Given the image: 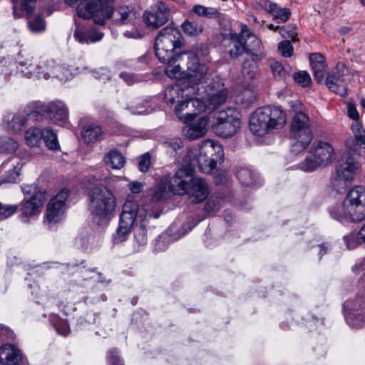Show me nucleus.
Here are the masks:
<instances>
[{
  "label": "nucleus",
  "instance_id": "obj_6",
  "mask_svg": "<svg viewBox=\"0 0 365 365\" xmlns=\"http://www.w3.org/2000/svg\"><path fill=\"white\" fill-rule=\"evenodd\" d=\"M213 153L221 158L223 155L222 147L211 140L207 141L201 148L188 151L186 158L189 163L182 167H191L192 175L196 168L203 173H210L217 165V159L213 157Z\"/></svg>",
  "mask_w": 365,
  "mask_h": 365
},
{
  "label": "nucleus",
  "instance_id": "obj_35",
  "mask_svg": "<svg viewBox=\"0 0 365 365\" xmlns=\"http://www.w3.org/2000/svg\"><path fill=\"white\" fill-rule=\"evenodd\" d=\"M183 33L188 36H197L203 31V26L198 24L185 20L181 25Z\"/></svg>",
  "mask_w": 365,
  "mask_h": 365
},
{
  "label": "nucleus",
  "instance_id": "obj_56",
  "mask_svg": "<svg viewBox=\"0 0 365 365\" xmlns=\"http://www.w3.org/2000/svg\"><path fill=\"white\" fill-rule=\"evenodd\" d=\"M192 103L190 106H194L195 116L205 110L206 105L203 101L197 98H190Z\"/></svg>",
  "mask_w": 365,
  "mask_h": 365
},
{
  "label": "nucleus",
  "instance_id": "obj_64",
  "mask_svg": "<svg viewBox=\"0 0 365 365\" xmlns=\"http://www.w3.org/2000/svg\"><path fill=\"white\" fill-rule=\"evenodd\" d=\"M259 6L269 14H272L274 11V4L269 0H259Z\"/></svg>",
  "mask_w": 365,
  "mask_h": 365
},
{
  "label": "nucleus",
  "instance_id": "obj_55",
  "mask_svg": "<svg viewBox=\"0 0 365 365\" xmlns=\"http://www.w3.org/2000/svg\"><path fill=\"white\" fill-rule=\"evenodd\" d=\"M220 208V200L217 197H211L205 203L204 209L207 212H215Z\"/></svg>",
  "mask_w": 365,
  "mask_h": 365
},
{
  "label": "nucleus",
  "instance_id": "obj_18",
  "mask_svg": "<svg viewBox=\"0 0 365 365\" xmlns=\"http://www.w3.org/2000/svg\"><path fill=\"white\" fill-rule=\"evenodd\" d=\"M170 17L168 8L160 3L158 6L144 12L143 19L147 26L152 29H158L165 24Z\"/></svg>",
  "mask_w": 365,
  "mask_h": 365
},
{
  "label": "nucleus",
  "instance_id": "obj_13",
  "mask_svg": "<svg viewBox=\"0 0 365 365\" xmlns=\"http://www.w3.org/2000/svg\"><path fill=\"white\" fill-rule=\"evenodd\" d=\"M346 73L345 65L342 62H338L324 81L329 90L341 96L346 95L347 87L344 81Z\"/></svg>",
  "mask_w": 365,
  "mask_h": 365
},
{
  "label": "nucleus",
  "instance_id": "obj_61",
  "mask_svg": "<svg viewBox=\"0 0 365 365\" xmlns=\"http://www.w3.org/2000/svg\"><path fill=\"white\" fill-rule=\"evenodd\" d=\"M187 98L189 108H187V110L185 112V115H186V117H185L186 123H188L191 122L195 117L194 106H190V104L192 103L190 98H189V96Z\"/></svg>",
  "mask_w": 365,
  "mask_h": 365
},
{
  "label": "nucleus",
  "instance_id": "obj_29",
  "mask_svg": "<svg viewBox=\"0 0 365 365\" xmlns=\"http://www.w3.org/2000/svg\"><path fill=\"white\" fill-rule=\"evenodd\" d=\"M45 66L52 68L50 71L45 73L46 76H51V78H56L61 81H67L72 77V73L68 68H66L63 66L56 64L55 61H49Z\"/></svg>",
  "mask_w": 365,
  "mask_h": 365
},
{
  "label": "nucleus",
  "instance_id": "obj_19",
  "mask_svg": "<svg viewBox=\"0 0 365 365\" xmlns=\"http://www.w3.org/2000/svg\"><path fill=\"white\" fill-rule=\"evenodd\" d=\"M354 136L349 137L345 141L346 150L343 153H349L357 160L361 155L362 145H365V130L358 123L352 125Z\"/></svg>",
  "mask_w": 365,
  "mask_h": 365
},
{
  "label": "nucleus",
  "instance_id": "obj_10",
  "mask_svg": "<svg viewBox=\"0 0 365 365\" xmlns=\"http://www.w3.org/2000/svg\"><path fill=\"white\" fill-rule=\"evenodd\" d=\"M37 115L46 116L57 125H62L68 120V111L63 102L57 101L48 104L36 102L33 106L32 112L29 114V118Z\"/></svg>",
  "mask_w": 365,
  "mask_h": 365
},
{
  "label": "nucleus",
  "instance_id": "obj_41",
  "mask_svg": "<svg viewBox=\"0 0 365 365\" xmlns=\"http://www.w3.org/2000/svg\"><path fill=\"white\" fill-rule=\"evenodd\" d=\"M29 26L32 32H41L45 30L46 22L43 18L40 16H36L34 18H31L29 21Z\"/></svg>",
  "mask_w": 365,
  "mask_h": 365
},
{
  "label": "nucleus",
  "instance_id": "obj_48",
  "mask_svg": "<svg viewBox=\"0 0 365 365\" xmlns=\"http://www.w3.org/2000/svg\"><path fill=\"white\" fill-rule=\"evenodd\" d=\"M287 123V114L279 106H275V129H282Z\"/></svg>",
  "mask_w": 365,
  "mask_h": 365
},
{
  "label": "nucleus",
  "instance_id": "obj_36",
  "mask_svg": "<svg viewBox=\"0 0 365 365\" xmlns=\"http://www.w3.org/2000/svg\"><path fill=\"white\" fill-rule=\"evenodd\" d=\"M320 167H324L320 162H319L312 155L309 153V155L306 157L304 160L298 165V168L304 172H313Z\"/></svg>",
  "mask_w": 365,
  "mask_h": 365
},
{
  "label": "nucleus",
  "instance_id": "obj_2",
  "mask_svg": "<svg viewBox=\"0 0 365 365\" xmlns=\"http://www.w3.org/2000/svg\"><path fill=\"white\" fill-rule=\"evenodd\" d=\"M76 11L79 17L92 19L95 24L103 25L106 19L112 18L113 21L127 24L135 18L133 9L127 6L113 8L107 0H86L78 4Z\"/></svg>",
  "mask_w": 365,
  "mask_h": 365
},
{
  "label": "nucleus",
  "instance_id": "obj_33",
  "mask_svg": "<svg viewBox=\"0 0 365 365\" xmlns=\"http://www.w3.org/2000/svg\"><path fill=\"white\" fill-rule=\"evenodd\" d=\"M43 130L38 128H31L25 133V140L30 146H38L41 143Z\"/></svg>",
  "mask_w": 365,
  "mask_h": 365
},
{
  "label": "nucleus",
  "instance_id": "obj_60",
  "mask_svg": "<svg viewBox=\"0 0 365 365\" xmlns=\"http://www.w3.org/2000/svg\"><path fill=\"white\" fill-rule=\"evenodd\" d=\"M128 109L130 110V112L133 114H138V115L148 114L152 110V109L144 108V107L140 105L129 107Z\"/></svg>",
  "mask_w": 365,
  "mask_h": 365
},
{
  "label": "nucleus",
  "instance_id": "obj_38",
  "mask_svg": "<svg viewBox=\"0 0 365 365\" xmlns=\"http://www.w3.org/2000/svg\"><path fill=\"white\" fill-rule=\"evenodd\" d=\"M345 319L347 324L353 328H361L365 324V317L359 315L358 312H349L345 314Z\"/></svg>",
  "mask_w": 365,
  "mask_h": 365
},
{
  "label": "nucleus",
  "instance_id": "obj_16",
  "mask_svg": "<svg viewBox=\"0 0 365 365\" xmlns=\"http://www.w3.org/2000/svg\"><path fill=\"white\" fill-rule=\"evenodd\" d=\"M346 202L349 203L351 210L361 221L365 220V187L356 185L346 193Z\"/></svg>",
  "mask_w": 365,
  "mask_h": 365
},
{
  "label": "nucleus",
  "instance_id": "obj_21",
  "mask_svg": "<svg viewBox=\"0 0 365 365\" xmlns=\"http://www.w3.org/2000/svg\"><path fill=\"white\" fill-rule=\"evenodd\" d=\"M329 212L333 219L341 222L361 221L351 210L349 203L346 202V198L342 202L331 207L329 209Z\"/></svg>",
  "mask_w": 365,
  "mask_h": 365
},
{
  "label": "nucleus",
  "instance_id": "obj_43",
  "mask_svg": "<svg viewBox=\"0 0 365 365\" xmlns=\"http://www.w3.org/2000/svg\"><path fill=\"white\" fill-rule=\"evenodd\" d=\"M18 143L11 138H2L0 140V150L2 152L13 153L18 148Z\"/></svg>",
  "mask_w": 365,
  "mask_h": 365
},
{
  "label": "nucleus",
  "instance_id": "obj_53",
  "mask_svg": "<svg viewBox=\"0 0 365 365\" xmlns=\"http://www.w3.org/2000/svg\"><path fill=\"white\" fill-rule=\"evenodd\" d=\"M93 76L100 81L106 82L110 79L111 73L106 68H100L98 69L93 71Z\"/></svg>",
  "mask_w": 365,
  "mask_h": 365
},
{
  "label": "nucleus",
  "instance_id": "obj_63",
  "mask_svg": "<svg viewBox=\"0 0 365 365\" xmlns=\"http://www.w3.org/2000/svg\"><path fill=\"white\" fill-rule=\"evenodd\" d=\"M22 191L25 194L31 195L34 196L37 192L45 190L38 189L36 185H25L22 187Z\"/></svg>",
  "mask_w": 365,
  "mask_h": 365
},
{
  "label": "nucleus",
  "instance_id": "obj_4",
  "mask_svg": "<svg viewBox=\"0 0 365 365\" xmlns=\"http://www.w3.org/2000/svg\"><path fill=\"white\" fill-rule=\"evenodd\" d=\"M191 167H182L174 175L165 177L169 190L175 195H187L191 202L197 204L204 201L209 195L205 180L199 177L191 178Z\"/></svg>",
  "mask_w": 365,
  "mask_h": 365
},
{
  "label": "nucleus",
  "instance_id": "obj_27",
  "mask_svg": "<svg viewBox=\"0 0 365 365\" xmlns=\"http://www.w3.org/2000/svg\"><path fill=\"white\" fill-rule=\"evenodd\" d=\"M81 133L86 143H92L99 140L103 135L101 127L95 124H89L83 126Z\"/></svg>",
  "mask_w": 365,
  "mask_h": 365
},
{
  "label": "nucleus",
  "instance_id": "obj_32",
  "mask_svg": "<svg viewBox=\"0 0 365 365\" xmlns=\"http://www.w3.org/2000/svg\"><path fill=\"white\" fill-rule=\"evenodd\" d=\"M42 139L46 147L52 150H57L60 149V146L57 140L56 134L49 128H46L43 130Z\"/></svg>",
  "mask_w": 365,
  "mask_h": 365
},
{
  "label": "nucleus",
  "instance_id": "obj_39",
  "mask_svg": "<svg viewBox=\"0 0 365 365\" xmlns=\"http://www.w3.org/2000/svg\"><path fill=\"white\" fill-rule=\"evenodd\" d=\"M257 73V64L254 60L245 61L242 64V74L247 80L253 79Z\"/></svg>",
  "mask_w": 365,
  "mask_h": 365
},
{
  "label": "nucleus",
  "instance_id": "obj_50",
  "mask_svg": "<svg viewBox=\"0 0 365 365\" xmlns=\"http://www.w3.org/2000/svg\"><path fill=\"white\" fill-rule=\"evenodd\" d=\"M107 361L108 365H124L117 349H112L108 351Z\"/></svg>",
  "mask_w": 365,
  "mask_h": 365
},
{
  "label": "nucleus",
  "instance_id": "obj_30",
  "mask_svg": "<svg viewBox=\"0 0 365 365\" xmlns=\"http://www.w3.org/2000/svg\"><path fill=\"white\" fill-rule=\"evenodd\" d=\"M32 112V110H29V111L25 114H16L14 115L12 119L8 122V128L14 133H18L21 131L25 126L26 123L28 120H38V118H29V114Z\"/></svg>",
  "mask_w": 365,
  "mask_h": 365
},
{
  "label": "nucleus",
  "instance_id": "obj_45",
  "mask_svg": "<svg viewBox=\"0 0 365 365\" xmlns=\"http://www.w3.org/2000/svg\"><path fill=\"white\" fill-rule=\"evenodd\" d=\"M343 240L347 249L356 248L360 243H362L359 238V232L357 233L351 232L344 236Z\"/></svg>",
  "mask_w": 365,
  "mask_h": 365
},
{
  "label": "nucleus",
  "instance_id": "obj_25",
  "mask_svg": "<svg viewBox=\"0 0 365 365\" xmlns=\"http://www.w3.org/2000/svg\"><path fill=\"white\" fill-rule=\"evenodd\" d=\"M309 61L314 72V79L318 83L324 81L327 63L324 57L319 53H314L309 56Z\"/></svg>",
  "mask_w": 365,
  "mask_h": 365
},
{
  "label": "nucleus",
  "instance_id": "obj_34",
  "mask_svg": "<svg viewBox=\"0 0 365 365\" xmlns=\"http://www.w3.org/2000/svg\"><path fill=\"white\" fill-rule=\"evenodd\" d=\"M227 98V90L221 89L215 93H210L207 101L209 106H212V109H215L223 104L226 101Z\"/></svg>",
  "mask_w": 365,
  "mask_h": 365
},
{
  "label": "nucleus",
  "instance_id": "obj_42",
  "mask_svg": "<svg viewBox=\"0 0 365 365\" xmlns=\"http://www.w3.org/2000/svg\"><path fill=\"white\" fill-rule=\"evenodd\" d=\"M12 166L13 169L10 170L6 175L0 178V185L4 183H14L17 181L21 166L19 167L18 165L16 166L12 165Z\"/></svg>",
  "mask_w": 365,
  "mask_h": 365
},
{
  "label": "nucleus",
  "instance_id": "obj_28",
  "mask_svg": "<svg viewBox=\"0 0 365 365\" xmlns=\"http://www.w3.org/2000/svg\"><path fill=\"white\" fill-rule=\"evenodd\" d=\"M105 163L112 169L119 170L124 166L125 158L122 153L116 149L110 150L103 158Z\"/></svg>",
  "mask_w": 365,
  "mask_h": 365
},
{
  "label": "nucleus",
  "instance_id": "obj_57",
  "mask_svg": "<svg viewBox=\"0 0 365 365\" xmlns=\"http://www.w3.org/2000/svg\"><path fill=\"white\" fill-rule=\"evenodd\" d=\"M150 165V156L148 153L143 155L138 161V169L141 172H146Z\"/></svg>",
  "mask_w": 365,
  "mask_h": 365
},
{
  "label": "nucleus",
  "instance_id": "obj_7",
  "mask_svg": "<svg viewBox=\"0 0 365 365\" xmlns=\"http://www.w3.org/2000/svg\"><path fill=\"white\" fill-rule=\"evenodd\" d=\"M312 120L304 112L295 113L290 125L291 150L299 153L304 151L313 139L312 131Z\"/></svg>",
  "mask_w": 365,
  "mask_h": 365
},
{
  "label": "nucleus",
  "instance_id": "obj_54",
  "mask_svg": "<svg viewBox=\"0 0 365 365\" xmlns=\"http://www.w3.org/2000/svg\"><path fill=\"white\" fill-rule=\"evenodd\" d=\"M164 145L168 149L172 150L176 154L178 151L182 149V141L180 138H174L170 140L165 141Z\"/></svg>",
  "mask_w": 365,
  "mask_h": 365
},
{
  "label": "nucleus",
  "instance_id": "obj_23",
  "mask_svg": "<svg viewBox=\"0 0 365 365\" xmlns=\"http://www.w3.org/2000/svg\"><path fill=\"white\" fill-rule=\"evenodd\" d=\"M309 153L323 166L327 165L333 160L334 149L329 143L318 141L314 143Z\"/></svg>",
  "mask_w": 365,
  "mask_h": 365
},
{
  "label": "nucleus",
  "instance_id": "obj_20",
  "mask_svg": "<svg viewBox=\"0 0 365 365\" xmlns=\"http://www.w3.org/2000/svg\"><path fill=\"white\" fill-rule=\"evenodd\" d=\"M46 199V191H38L34 196L24 202L20 215L21 220L27 222L29 217L38 215Z\"/></svg>",
  "mask_w": 365,
  "mask_h": 365
},
{
  "label": "nucleus",
  "instance_id": "obj_31",
  "mask_svg": "<svg viewBox=\"0 0 365 365\" xmlns=\"http://www.w3.org/2000/svg\"><path fill=\"white\" fill-rule=\"evenodd\" d=\"M191 11L198 16L209 19H217L220 16V12L217 9L212 7H206L200 4L195 5L192 7Z\"/></svg>",
  "mask_w": 365,
  "mask_h": 365
},
{
  "label": "nucleus",
  "instance_id": "obj_47",
  "mask_svg": "<svg viewBox=\"0 0 365 365\" xmlns=\"http://www.w3.org/2000/svg\"><path fill=\"white\" fill-rule=\"evenodd\" d=\"M277 48L281 55L285 58L291 57L293 55V46L289 39H285L279 43Z\"/></svg>",
  "mask_w": 365,
  "mask_h": 365
},
{
  "label": "nucleus",
  "instance_id": "obj_1",
  "mask_svg": "<svg viewBox=\"0 0 365 365\" xmlns=\"http://www.w3.org/2000/svg\"><path fill=\"white\" fill-rule=\"evenodd\" d=\"M182 46V36L175 28L162 29L155 39V52L158 60L166 64V75L171 78H187L196 84L205 78L207 68L199 63L197 55L191 51L178 52Z\"/></svg>",
  "mask_w": 365,
  "mask_h": 365
},
{
  "label": "nucleus",
  "instance_id": "obj_44",
  "mask_svg": "<svg viewBox=\"0 0 365 365\" xmlns=\"http://www.w3.org/2000/svg\"><path fill=\"white\" fill-rule=\"evenodd\" d=\"M188 101L187 98L185 100H180L176 105L175 108V113L180 121L183 123H186V115L185 112L187 110L188 108Z\"/></svg>",
  "mask_w": 365,
  "mask_h": 365
},
{
  "label": "nucleus",
  "instance_id": "obj_9",
  "mask_svg": "<svg viewBox=\"0 0 365 365\" xmlns=\"http://www.w3.org/2000/svg\"><path fill=\"white\" fill-rule=\"evenodd\" d=\"M274 129L273 109L267 106L257 108L250 118V130L257 137H272Z\"/></svg>",
  "mask_w": 365,
  "mask_h": 365
},
{
  "label": "nucleus",
  "instance_id": "obj_26",
  "mask_svg": "<svg viewBox=\"0 0 365 365\" xmlns=\"http://www.w3.org/2000/svg\"><path fill=\"white\" fill-rule=\"evenodd\" d=\"M73 36L78 42L81 43H89L101 40L103 34L95 29L85 30L83 27L77 26Z\"/></svg>",
  "mask_w": 365,
  "mask_h": 365
},
{
  "label": "nucleus",
  "instance_id": "obj_40",
  "mask_svg": "<svg viewBox=\"0 0 365 365\" xmlns=\"http://www.w3.org/2000/svg\"><path fill=\"white\" fill-rule=\"evenodd\" d=\"M237 177L242 184L249 186L254 182L255 173L250 169L245 168L237 171Z\"/></svg>",
  "mask_w": 365,
  "mask_h": 365
},
{
  "label": "nucleus",
  "instance_id": "obj_3",
  "mask_svg": "<svg viewBox=\"0 0 365 365\" xmlns=\"http://www.w3.org/2000/svg\"><path fill=\"white\" fill-rule=\"evenodd\" d=\"M148 216H151L144 207H140L135 200H128L123 205L120 216L119 225L114 236L115 243H119L126 240L135 223L139 227L135 231V239L140 245H145L147 237L145 229L148 222Z\"/></svg>",
  "mask_w": 365,
  "mask_h": 365
},
{
  "label": "nucleus",
  "instance_id": "obj_58",
  "mask_svg": "<svg viewBox=\"0 0 365 365\" xmlns=\"http://www.w3.org/2000/svg\"><path fill=\"white\" fill-rule=\"evenodd\" d=\"M242 96L243 98H246L245 100V103L250 104L253 103L256 100V94L254 91V87L250 86L247 89H245L242 92Z\"/></svg>",
  "mask_w": 365,
  "mask_h": 365
},
{
  "label": "nucleus",
  "instance_id": "obj_22",
  "mask_svg": "<svg viewBox=\"0 0 365 365\" xmlns=\"http://www.w3.org/2000/svg\"><path fill=\"white\" fill-rule=\"evenodd\" d=\"M209 118L202 116L192 123L184 126L182 128L183 135L189 140H196L205 135L207 130Z\"/></svg>",
  "mask_w": 365,
  "mask_h": 365
},
{
  "label": "nucleus",
  "instance_id": "obj_52",
  "mask_svg": "<svg viewBox=\"0 0 365 365\" xmlns=\"http://www.w3.org/2000/svg\"><path fill=\"white\" fill-rule=\"evenodd\" d=\"M279 29V33L282 38L289 39L292 41H294L297 33L295 31V28L293 26H286L279 28V26H275V31Z\"/></svg>",
  "mask_w": 365,
  "mask_h": 365
},
{
  "label": "nucleus",
  "instance_id": "obj_5",
  "mask_svg": "<svg viewBox=\"0 0 365 365\" xmlns=\"http://www.w3.org/2000/svg\"><path fill=\"white\" fill-rule=\"evenodd\" d=\"M88 196L93 222L98 226L108 225L116 207L113 193L106 187L95 186L89 190Z\"/></svg>",
  "mask_w": 365,
  "mask_h": 365
},
{
  "label": "nucleus",
  "instance_id": "obj_8",
  "mask_svg": "<svg viewBox=\"0 0 365 365\" xmlns=\"http://www.w3.org/2000/svg\"><path fill=\"white\" fill-rule=\"evenodd\" d=\"M239 115V112L233 108L216 112L213 115L212 131L221 138L232 137L241 128Z\"/></svg>",
  "mask_w": 365,
  "mask_h": 365
},
{
  "label": "nucleus",
  "instance_id": "obj_12",
  "mask_svg": "<svg viewBox=\"0 0 365 365\" xmlns=\"http://www.w3.org/2000/svg\"><path fill=\"white\" fill-rule=\"evenodd\" d=\"M68 195L69 190L63 188L49 201L44 216V222L49 227L61 220Z\"/></svg>",
  "mask_w": 365,
  "mask_h": 365
},
{
  "label": "nucleus",
  "instance_id": "obj_59",
  "mask_svg": "<svg viewBox=\"0 0 365 365\" xmlns=\"http://www.w3.org/2000/svg\"><path fill=\"white\" fill-rule=\"evenodd\" d=\"M120 77L128 84L133 85L139 81L138 77L132 73L123 72L120 74Z\"/></svg>",
  "mask_w": 365,
  "mask_h": 365
},
{
  "label": "nucleus",
  "instance_id": "obj_46",
  "mask_svg": "<svg viewBox=\"0 0 365 365\" xmlns=\"http://www.w3.org/2000/svg\"><path fill=\"white\" fill-rule=\"evenodd\" d=\"M290 16L291 11L289 9L281 7L275 4V21L284 23L289 19Z\"/></svg>",
  "mask_w": 365,
  "mask_h": 365
},
{
  "label": "nucleus",
  "instance_id": "obj_15",
  "mask_svg": "<svg viewBox=\"0 0 365 365\" xmlns=\"http://www.w3.org/2000/svg\"><path fill=\"white\" fill-rule=\"evenodd\" d=\"M180 79L184 80V82L181 84L176 83L168 86L165 91L164 100L167 103L173 105L175 102H179L180 98L188 97L190 95L189 89L192 91L193 93H195L198 90L197 87L199 83L196 84L190 83L187 78H180ZM202 81L200 82V83Z\"/></svg>",
  "mask_w": 365,
  "mask_h": 365
},
{
  "label": "nucleus",
  "instance_id": "obj_24",
  "mask_svg": "<svg viewBox=\"0 0 365 365\" xmlns=\"http://www.w3.org/2000/svg\"><path fill=\"white\" fill-rule=\"evenodd\" d=\"M22 359L19 349L10 344L0 347V364L3 365H19Z\"/></svg>",
  "mask_w": 365,
  "mask_h": 365
},
{
  "label": "nucleus",
  "instance_id": "obj_51",
  "mask_svg": "<svg viewBox=\"0 0 365 365\" xmlns=\"http://www.w3.org/2000/svg\"><path fill=\"white\" fill-rule=\"evenodd\" d=\"M18 207L11 205H2L0 202V220H5L16 212Z\"/></svg>",
  "mask_w": 365,
  "mask_h": 365
},
{
  "label": "nucleus",
  "instance_id": "obj_11",
  "mask_svg": "<svg viewBox=\"0 0 365 365\" xmlns=\"http://www.w3.org/2000/svg\"><path fill=\"white\" fill-rule=\"evenodd\" d=\"M233 48L230 51L231 58H236L244 52L252 53L259 48L260 42L246 25L241 26L240 34H230Z\"/></svg>",
  "mask_w": 365,
  "mask_h": 365
},
{
  "label": "nucleus",
  "instance_id": "obj_37",
  "mask_svg": "<svg viewBox=\"0 0 365 365\" xmlns=\"http://www.w3.org/2000/svg\"><path fill=\"white\" fill-rule=\"evenodd\" d=\"M14 4V18H19L22 16L23 11H26L28 13L31 12L32 8L29 5V3L33 2L35 0H11Z\"/></svg>",
  "mask_w": 365,
  "mask_h": 365
},
{
  "label": "nucleus",
  "instance_id": "obj_17",
  "mask_svg": "<svg viewBox=\"0 0 365 365\" xmlns=\"http://www.w3.org/2000/svg\"><path fill=\"white\" fill-rule=\"evenodd\" d=\"M49 61H53V60H46L45 61L40 62L38 64H33L31 61L26 60L25 61H21L18 62V69L22 76L28 78H44L48 79L51 76H46L45 73L50 71L52 68L45 64L48 63Z\"/></svg>",
  "mask_w": 365,
  "mask_h": 365
},
{
  "label": "nucleus",
  "instance_id": "obj_14",
  "mask_svg": "<svg viewBox=\"0 0 365 365\" xmlns=\"http://www.w3.org/2000/svg\"><path fill=\"white\" fill-rule=\"evenodd\" d=\"M361 164L355 157L343 153L336 165V173L339 180L351 181L360 172Z\"/></svg>",
  "mask_w": 365,
  "mask_h": 365
},
{
  "label": "nucleus",
  "instance_id": "obj_49",
  "mask_svg": "<svg viewBox=\"0 0 365 365\" xmlns=\"http://www.w3.org/2000/svg\"><path fill=\"white\" fill-rule=\"evenodd\" d=\"M294 81L301 86H309L312 83L310 75L305 71L297 72L294 74Z\"/></svg>",
  "mask_w": 365,
  "mask_h": 365
},
{
  "label": "nucleus",
  "instance_id": "obj_62",
  "mask_svg": "<svg viewBox=\"0 0 365 365\" xmlns=\"http://www.w3.org/2000/svg\"><path fill=\"white\" fill-rule=\"evenodd\" d=\"M56 331L61 335L66 336L69 333V327L66 322H61L59 324L55 325Z\"/></svg>",
  "mask_w": 365,
  "mask_h": 365
}]
</instances>
